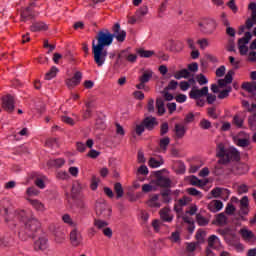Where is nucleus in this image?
I'll return each instance as SVG.
<instances>
[{
	"label": "nucleus",
	"mask_w": 256,
	"mask_h": 256,
	"mask_svg": "<svg viewBox=\"0 0 256 256\" xmlns=\"http://www.w3.org/2000/svg\"><path fill=\"white\" fill-rule=\"evenodd\" d=\"M18 237L21 241H27L31 237H38L34 241L33 247L34 251H47L49 249V239L41 226L38 225H22L18 231Z\"/></svg>",
	"instance_id": "obj_1"
},
{
	"label": "nucleus",
	"mask_w": 256,
	"mask_h": 256,
	"mask_svg": "<svg viewBox=\"0 0 256 256\" xmlns=\"http://www.w3.org/2000/svg\"><path fill=\"white\" fill-rule=\"evenodd\" d=\"M92 53L94 55V61L97 67H103L105 65V61H107V49L100 48L99 46H95V40L92 41Z\"/></svg>",
	"instance_id": "obj_2"
},
{
	"label": "nucleus",
	"mask_w": 256,
	"mask_h": 256,
	"mask_svg": "<svg viewBox=\"0 0 256 256\" xmlns=\"http://www.w3.org/2000/svg\"><path fill=\"white\" fill-rule=\"evenodd\" d=\"M113 43V34L109 32V30L106 31H100L97 36V42H95V47H100L102 49H105V47H109Z\"/></svg>",
	"instance_id": "obj_3"
},
{
	"label": "nucleus",
	"mask_w": 256,
	"mask_h": 256,
	"mask_svg": "<svg viewBox=\"0 0 256 256\" xmlns=\"http://www.w3.org/2000/svg\"><path fill=\"white\" fill-rule=\"evenodd\" d=\"M199 28L202 33L213 35L217 29V22L211 18H206L199 22Z\"/></svg>",
	"instance_id": "obj_4"
},
{
	"label": "nucleus",
	"mask_w": 256,
	"mask_h": 256,
	"mask_svg": "<svg viewBox=\"0 0 256 256\" xmlns=\"http://www.w3.org/2000/svg\"><path fill=\"white\" fill-rule=\"evenodd\" d=\"M251 209L249 208V197L243 196L239 200V217L237 218L238 221H247V215Z\"/></svg>",
	"instance_id": "obj_5"
},
{
	"label": "nucleus",
	"mask_w": 256,
	"mask_h": 256,
	"mask_svg": "<svg viewBox=\"0 0 256 256\" xmlns=\"http://www.w3.org/2000/svg\"><path fill=\"white\" fill-rule=\"evenodd\" d=\"M248 9L252 11L251 18H248L246 21V26H240L238 30V35H241L242 33H245V29H251L253 27V24H256V3L252 2L248 5Z\"/></svg>",
	"instance_id": "obj_6"
},
{
	"label": "nucleus",
	"mask_w": 256,
	"mask_h": 256,
	"mask_svg": "<svg viewBox=\"0 0 256 256\" xmlns=\"http://www.w3.org/2000/svg\"><path fill=\"white\" fill-rule=\"evenodd\" d=\"M233 75H235V72L233 70L228 71L224 79L218 80V85L212 84L211 91L213 93H219V87H227V85L233 83Z\"/></svg>",
	"instance_id": "obj_7"
},
{
	"label": "nucleus",
	"mask_w": 256,
	"mask_h": 256,
	"mask_svg": "<svg viewBox=\"0 0 256 256\" xmlns=\"http://www.w3.org/2000/svg\"><path fill=\"white\" fill-rule=\"evenodd\" d=\"M253 38V34L251 32H245L244 37L238 40V49L240 55L244 56L249 53V41Z\"/></svg>",
	"instance_id": "obj_8"
},
{
	"label": "nucleus",
	"mask_w": 256,
	"mask_h": 256,
	"mask_svg": "<svg viewBox=\"0 0 256 256\" xmlns=\"http://www.w3.org/2000/svg\"><path fill=\"white\" fill-rule=\"evenodd\" d=\"M49 230L53 232L55 243L58 245H63V243L67 241V232H65L61 226L52 225Z\"/></svg>",
	"instance_id": "obj_9"
},
{
	"label": "nucleus",
	"mask_w": 256,
	"mask_h": 256,
	"mask_svg": "<svg viewBox=\"0 0 256 256\" xmlns=\"http://www.w3.org/2000/svg\"><path fill=\"white\" fill-rule=\"evenodd\" d=\"M70 243L72 247H81V245H83V236L76 228L72 229L70 232Z\"/></svg>",
	"instance_id": "obj_10"
},
{
	"label": "nucleus",
	"mask_w": 256,
	"mask_h": 256,
	"mask_svg": "<svg viewBox=\"0 0 256 256\" xmlns=\"http://www.w3.org/2000/svg\"><path fill=\"white\" fill-rule=\"evenodd\" d=\"M241 157V154L239 153V150L236 148H229L226 153V159L224 160H219V163H222L225 165V163H229V161H239Z\"/></svg>",
	"instance_id": "obj_11"
},
{
	"label": "nucleus",
	"mask_w": 256,
	"mask_h": 256,
	"mask_svg": "<svg viewBox=\"0 0 256 256\" xmlns=\"http://www.w3.org/2000/svg\"><path fill=\"white\" fill-rule=\"evenodd\" d=\"M113 39L115 38L116 41H118V43H123V41H125L126 37H127V32H125V30L121 29V24L116 23L113 26Z\"/></svg>",
	"instance_id": "obj_12"
},
{
	"label": "nucleus",
	"mask_w": 256,
	"mask_h": 256,
	"mask_svg": "<svg viewBox=\"0 0 256 256\" xmlns=\"http://www.w3.org/2000/svg\"><path fill=\"white\" fill-rule=\"evenodd\" d=\"M235 143L238 147H249L251 137L245 132H240L237 136L234 137Z\"/></svg>",
	"instance_id": "obj_13"
},
{
	"label": "nucleus",
	"mask_w": 256,
	"mask_h": 256,
	"mask_svg": "<svg viewBox=\"0 0 256 256\" xmlns=\"http://www.w3.org/2000/svg\"><path fill=\"white\" fill-rule=\"evenodd\" d=\"M97 215H111V207L107 205L105 200H98L95 204Z\"/></svg>",
	"instance_id": "obj_14"
},
{
	"label": "nucleus",
	"mask_w": 256,
	"mask_h": 256,
	"mask_svg": "<svg viewBox=\"0 0 256 256\" xmlns=\"http://www.w3.org/2000/svg\"><path fill=\"white\" fill-rule=\"evenodd\" d=\"M209 94V87L204 86L202 89H198L197 87H193L189 92L190 99H201V97H205V95Z\"/></svg>",
	"instance_id": "obj_15"
},
{
	"label": "nucleus",
	"mask_w": 256,
	"mask_h": 256,
	"mask_svg": "<svg viewBox=\"0 0 256 256\" xmlns=\"http://www.w3.org/2000/svg\"><path fill=\"white\" fill-rule=\"evenodd\" d=\"M35 16L36 14L33 12V5H30L22 10L21 21L23 23H27V21H31V19H33Z\"/></svg>",
	"instance_id": "obj_16"
},
{
	"label": "nucleus",
	"mask_w": 256,
	"mask_h": 256,
	"mask_svg": "<svg viewBox=\"0 0 256 256\" xmlns=\"http://www.w3.org/2000/svg\"><path fill=\"white\" fill-rule=\"evenodd\" d=\"M81 79H83V74L76 72L72 78L66 80V85L69 89H73V87H77L81 83Z\"/></svg>",
	"instance_id": "obj_17"
},
{
	"label": "nucleus",
	"mask_w": 256,
	"mask_h": 256,
	"mask_svg": "<svg viewBox=\"0 0 256 256\" xmlns=\"http://www.w3.org/2000/svg\"><path fill=\"white\" fill-rule=\"evenodd\" d=\"M2 107L5 111H13L15 109V99L11 95H7L2 100Z\"/></svg>",
	"instance_id": "obj_18"
},
{
	"label": "nucleus",
	"mask_w": 256,
	"mask_h": 256,
	"mask_svg": "<svg viewBox=\"0 0 256 256\" xmlns=\"http://www.w3.org/2000/svg\"><path fill=\"white\" fill-rule=\"evenodd\" d=\"M242 239H244L246 241V243H251L253 245V243H255L256 241V237L255 234H253V232L251 230H247V229H241L239 231Z\"/></svg>",
	"instance_id": "obj_19"
},
{
	"label": "nucleus",
	"mask_w": 256,
	"mask_h": 256,
	"mask_svg": "<svg viewBox=\"0 0 256 256\" xmlns=\"http://www.w3.org/2000/svg\"><path fill=\"white\" fill-rule=\"evenodd\" d=\"M26 201L30 203V205L33 207V209H35V211H40L41 213H43L44 211H47L45 204H43V202H41L40 200L26 197Z\"/></svg>",
	"instance_id": "obj_20"
},
{
	"label": "nucleus",
	"mask_w": 256,
	"mask_h": 256,
	"mask_svg": "<svg viewBox=\"0 0 256 256\" xmlns=\"http://www.w3.org/2000/svg\"><path fill=\"white\" fill-rule=\"evenodd\" d=\"M143 123H144V127L148 131H153V129H155V127H157V125H159V122H157V118H155L153 116L145 118Z\"/></svg>",
	"instance_id": "obj_21"
},
{
	"label": "nucleus",
	"mask_w": 256,
	"mask_h": 256,
	"mask_svg": "<svg viewBox=\"0 0 256 256\" xmlns=\"http://www.w3.org/2000/svg\"><path fill=\"white\" fill-rule=\"evenodd\" d=\"M187 133V128L183 124H175L174 135L176 139H183Z\"/></svg>",
	"instance_id": "obj_22"
},
{
	"label": "nucleus",
	"mask_w": 256,
	"mask_h": 256,
	"mask_svg": "<svg viewBox=\"0 0 256 256\" xmlns=\"http://www.w3.org/2000/svg\"><path fill=\"white\" fill-rule=\"evenodd\" d=\"M208 209L212 213H219V211H221V209H223V202L221 200H212L208 204Z\"/></svg>",
	"instance_id": "obj_23"
},
{
	"label": "nucleus",
	"mask_w": 256,
	"mask_h": 256,
	"mask_svg": "<svg viewBox=\"0 0 256 256\" xmlns=\"http://www.w3.org/2000/svg\"><path fill=\"white\" fill-rule=\"evenodd\" d=\"M160 217H161V220L165 221L166 223H171V221H173V215L171 214V209L167 207L160 210Z\"/></svg>",
	"instance_id": "obj_24"
},
{
	"label": "nucleus",
	"mask_w": 256,
	"mask_h": 256,
	"mask_svg": "<svg viewBox=\"0 0 256 256\" xmlns=\"http://www.w3.org/2000/svg\"><path fill=\"white\" fill-rule=\"evenodd\" d=\"M49 26L45 22H35L30 26V30L33 33H37L39 31H47Z\"/></svg>",
	"instance_id": "obj_25"
},
{
	"label": "nucleus",
	"mask_w": 256,
	"mask_h": 256,
	"mask_svg": "<svg viewBox=\"0 0 256 256\" xmlns=\"http://www.w3.org/2000/svg\"><path fill=\"white\" fill-rule=\"evenodd\" d=\"M13 246V238L10 236H1L0 237V249H5V247Z\"/></svg>",
	"instance_id": "obj_26"
},
{
	"label": "nucleus",
	"mask_w": 256,
	"mask_h": 256,
	"mask_svg": "<svg viewBox=\"0 0 256 256\" xmlns=\"http://www.w3.org/2000/svg\"><path fill=\"white\" fill-rule=\"evenodd\" d=\"M152 183L158 185V187H171V179L163 176L159 177L156 181Z\"/></svg>",
	"instance_id": "obj_27"
},
{
	"label": "nucleus",
	"mask_w": 256,
	"mask_h": 256,
	"mask_svg": "<svg viewBox=\"0 0 256 256\" xmlns=\"http://www.w3.org/2000/svg\"><path fill=\"white\" fill-rule=\"evenodd\" d=\"M153 78V70H145L142 75L138 78L140 83H149Z\"/></svg>",
	"instance_id": "obj_28"
},
{
	"label": "nucleus",
	"mask_w": 256,
	"mask_h": 256,
	"mask_svg": "<svg viewBox=\"0 0 256 256\" xmlns=\"http://www.w3.org/2000/svg\"><path fill=\"white\" fill-rule=\"evenodd\" d=\"M161 231V225H147L144 228L146 235H152L153 233H159Z\"/></svg>",
	"instance_id": "obj_29"
},
{
	"label": "nucleus",
	"mask_w": 256,
	"mask_h": 256,
	"mask_svg": "<svg viewBox=\"0 0 256 256\" xmlns=\"http://www.w3.org/2000/svg\"><path fill=\"white\" fill-rule=\"evenodd\" d=\"M195 85V79L190 78L188 81H181L179 87L181 91H188V89Z\"/></svg>",
	"instance_id": "obj_30"
},
{
	"label": "nucleus",
	"mask_w": 256,
	"mask_h": 256,
	"mask_svg": "<svg viewBox=\"0 0 256 256\" xmlns=\"http://www.w3.org/2000/svg\"><path fill=\"white\" fill-rule=\"evenodd\" d=\"M74 118H71L69 116H61V121L63 123H66L67 125H75L77 121H79V116L78 115H73Z\"/></svg>",
	"instance_id": "obj_31"
},
{
	"label": "nucleus",
	"mask_w": 256,
	"mask_h": 256,
	"mask_svg": "<svg viewBox=\"0 0 256 256\" xmlns=\"http://www.w3.org/2000/svg\"><path fill=\"white\" fill-rule=\"evenodd\" d=\"M242 89H244L245 91H248V93H256V81L243 83Z\"/></svg>",
	"instance_id": "obj_32"
},
{
	"label": "nucleus",
	"mask_w": 256,
	"mask_h": 256,
	"mask_svg": "<svg viewBox=\"0 0 256 256\" xmlns=\"http://www.w3.org/2000/svg\"><path fill=\"white\" fill-rule=\"evenodd\" d=\"M191 75V73H189V70L187 69H182L178 72H176L174 74V77L177 79V80H180V79H189V76Z\"/></svg>",
	"instance_id": "obj_33"
},
{
	"label": "nucleus",
	"mask_w": 256,
	"mask_h": 256,
	"mask_svg": "<svg viewBox=\"0 0 256 256\" xmlns=\"http://www.w3.org/2000/svg\"><path fill=\"white\" fill-rule=\"evenodd\" d=\"M217 157L220 158V161H225V159H227V150H225L223 144L218 145Z\"/></svg>",
	"instance_id": "obj_34"
},
{
	"label": "nucleus",
	"mask_w": 256,
	"mask_h": 256,
	"mask_svg": "<svg viewBox=\"0 0 256 256\" xmlns=\"http://www.w3.org/2000/svg\"><path fill=\"white\" fill-rule=\"evenodd\" d=\"M163 159L162 158H159V159H156V158H150L149 162H148V165L149 167H151L152 169H157V167H161V165H163Z\"/></svg>",
	"instance_id": "obj_35"
},
{
	"label": "nucleus",
	"mask_w": 256,
	"mask_h": 256,
	"mask_svg": "<svg viewBox=\"0 0 256 256\" xmlns=\"http://www.w3.org/2000/svg\"><path fill=\"white\" fill-rule=\"evenodd\" d=\"M148 207H154L156 209H159L161 207V203L159 202V195H154L148 202Z\"/></svg>",
	"instance_id": "obj_36"
},
{
	"label": "nucleus",
	"mask_w": 256,
	"mask_h": 256,
	"mask_svg": "<svg viewBox=\"0 0 256 256\" xmlns=\"http://www.w3.org/2000/svg\"><path fill=\"white\" fill-rule=\"evenodd\" d=\"M114 191H115L116 197L118 199H121V197H123V195H125V191L123 190V185H121V183H119V182L114 184Z\"/></svg>",
	"instance_id": "obj_37"
},
{
	"label": "nucleus",
	"mask_w": 256,
	"mask_h": 256,
	"mask_svg": "<svg viewBox=\"0 0 256 256\" xmlns=\"http://www.w3.org/2000/svg\"><path fill=\"white\" fill-rule=\"evenodd\" d=\"M57 73H59V69L55 66H53L49 72L46 73L45 79L47 81H51V79H54V77H57Z\"/></svg>",
	"instance_id": "obj_38"
},
{
	"label": "nucleus",
	"mask_w": 256,
	"mask_h": 256,
	"mask_svg": "<svg viewBox=\"0 0 256 256\" xmlns=\"http://www.w3.org/2000/svg\"><path fill=\"white\" fill-rule=\"evenodd\" d=\"M138 55L144 59H149V57H153V55H155V51L140 49L138 50Z\"/></svg>",
	"instance_id": "obj_39"
},
{
	"label": "nucleus",
	"mask_w": 256,
	"mask_h": 256,
	"mask_svg": "<svg viewBox=\"0 0 256 256\" xmlns=\"http://www.w3.org/2000/svg\"><path fill=\"white\" fill-rule=\"evenodd\" d=\"M98 229H101L102 233L105 235V237H108V239H111L113 237V230L109 227H103V225H98Z\"/></svg>",
	"instance_id": "obj_40"
},
{
	"label": "nucleus",
	"mask_w": 256,
	"mask_h": 256,
	"mask_svg": "<svg viewBox=\"0 0 256 256\" xmlns=\"http://www.w3.org/2000/svg\"><path fill=\"white\" fill-rule=\"evenodd\" d=\"M39 190L35 187H29L26 190V195L31 199V197H37L39 195Z\"/></svg>",
	"instance_id": "obj_41"
},
{
	"label": "nucleus",
	"mask_w": 256,
	"mask_h": 256,
	"mask_svg": "<svg viewBox=\"0 0 256 256\" xmlns=\"http://www.w3.org/2000/svg\"><path fill=\"white\" fill-rule=\"evenodd\" d=\"M199 245V242H188L186 243V251L188 253H193Z\"/></svg>",
	"instance_id": "obj_42"
},
{
	"label": "nucleus",
	"mask_w": 256,
	"mask_h": 256,
	"mask_svg": "<svg viewBox=\"0 0 256 256\" xmlns=\"http://www.w3.org/2000/svg\"><path fill=\"white\" fill-rule=\"evenodd\" d=\"M170 143H171V139L169 137H164L160 140V148L163 151H167V147H169Z\"/></svg>",
	"instance_id": "obj_43"
},
{
	"label": "nucleus",
	"mask_w": 256,
	"mask_h": 256,
	"mask_svg": "<svg viewBox=\"0 0 256 256\" xmlns=\"http://www.w3.org/2000/svg\"><path fill=\"white\" fill-rule=\"evenodd\" d=\"M248 123H249V127H250L251 131H256V113L249 116Z\"/></svg>",
	"instance_id": "obj_44"
},
{
	"label": "nucleus",
	"mask_w": 256,
	"mask_h": 256,
	"mask_svg": "<svg viewBox=\"0 0 256 256\" xmlns=\"http://www.w3.org/2000/svg\"><path fill=\"white\" fill-rule=\"evenodd\" d=\"M162 199L164 203H171V190H164L161 192Z\"/></svg>",
	"instance_id": "obj_45"
},
{
	"label": "nucleus",
	"mask_w": 256,
	"mask_h": 256,
	"mask_svg": "<svg viewBox=\"0 0 256 256\" xmlns=\"http://www.w3.org/2000/svg\"><path fill=\"white\" fill-rule=\"evenodd\" d=\"M156 106L158 109V115H165V103H163V100H157Z\"/></svg>",
	"instance_id": "obj_46"
},
{
	"label": "nucleus",
	"mask_w": 256,
	"mask_h": 256,
	"mask_svg": "<svg viewBox=\"0 0 256 256\" xmlns=\"http://www.w3.org/2000/svg\"><path fill=\"white\" fill-rule=\"evenodd\" d=\"M218 233L219 235H222L223 237L230 235L231 237H235V231H232L229 228H225V229H218Z\"/></svg>",
	"instance_id": "obj_47"
},
{
	"label": "nucleus",
	"mask_w": 256,
	"mask_h": 256,
	"mask_svg": "<svg viewBox=\"0 0 256 256\" xmlns=\"http://www.w3.org/2000/svg\"><path fill=\"white\" fill-rule=\"evenodd\" d=\"M187 193L189 195H192L193 197H198V199H201L203 197V194L201 193V191H199L195 188H188Z\"/></svg>",
	"instance_id": "obj_48"
},
{
	"label": "nucleus",
	"mask_w": 256,
	"mask_h": 256,
	"mask_svg": "<svg viewBox=\"0 0 256 256\" xmlns=\"http://www.w3.org/2000/svg\"><path fill=\"white\" fill-rule=\"evenodd\" d=\"M182 220L184 221V223H188V225H194V221H193V216L190 214H187V212H185L182 216H181Z\"/></svg>",
	"instance_id": "obj_49"
},
{
	"label": "nucleus",
	"mask_w": 256,
	"mask_h": 256,
	"mask_svg": "<svg viewBox=\"0 0 256 256\" xmlns=\"http://www.w3.org/2000/svg\"><path fill=\"white\" fill-rule=\"evenodd\" d=\"M137 15L138 17H145V15H147V13H149V7H147V5H143L142 7H140L137 10Z\"/></svg>",
	"instance_id": "obj_50"
},
{
	"label": "nucleus",
	"mask_w": 256,
	"mask_h": 256,
	"mask_svg": "<svg viewBox=\"0 0 256 256\" xmlns=\"http://www.w3.org/2000/svg\"><path fill=\"white\" fill-rule=\"evenodd\" d=\"M205 235H206L205 231L199 229L196 233V239H197L196 242H198L201 245V243L205 241Z\"/></svg>",
	"instance_id": "obj_51"
},
{
	"label": "nucleus",
	"mask_w": 256,
	"mask_h": 256,
	"mask_svg": "<svg viewBox=\"0 0 256 256\" xmlns=\"http://www.w3.org/2000/svg\"><path fill=\"white\" fill-rule=\"evenodd\" d=\"M216 221H217L218 225H226L227 224V216H225V214H223V213H220L217 215Z\"/></svg>",
	"instance_id": "obj_52"
},
{
	"label": "nucleus",
	"mask_w": 256,
	"mask_h": 256,
	"mask_svg": "<svg viewBox=\"0 0 256 256\" xmlns=\"http://www.w3.org/2000/svg\"><path fill=\"white\" fill-rule=\"evenodd\" d=\"M221 240H219V237L215 236V235H211L208 238V246L209 247H214L215 248V243H220Z\"/></svg>",
	"instance_id": "obj_53"
},
{
	"label": "nucleus",
	"mask_w": 256,
	"mask_h": 256,
	"mask_svg": "<svg viewBox=\"0 0 256 256\" xmlns=\"http://www.w3.org/2000/svg\"><path fill=\"white\" fill-rule=\"evenodd\" d=\"M97 187H99V178H97V176H92L90 189H92V191H97Z\"/></svg>",
	"instance_id": "obj_54"
},
{
	"label": "nucleus",
	"mask_w": 256,
	"mask_h": 256,
	"mask_svg": "<svg viewBox=\"0 0 256 256\" xmlns=\"http://www.w3.org/2000/svg\"><path fill=\"white\" fill-rule=\"evenodd\" d=\"M196 221L198 225H208L209 221L207 218L203 217L201 214L196 215Z\"/></svg>",
	"instance_id": "obj_55"
},
{
	"label": "nucleus",
	"mask_w": 256,
	"mask_h": 256,
	"mask_svg": "<svg viewBox=\"0 0 256 256\" xmlns=\"http://www.w3.org/2000/svg\"><path fill=\"white\" fill-rule=\"evenodd\" d=\"M229 93H231V87L220 91L218 94V99H226V97H229Z\"/></svg>",
	"instance_id": "obj_56"
},
{
	"label": "nucleus",
	"mask_w": 256,
	"mask_h": 256,
	"mask_svg": "<svg viewBox=\"0 0 256 256\" xmlns=\"http://www.w3.org/2000/svg\"><path fill=\"white\" fill-rule=\"evenodd\" d=\"M190 183H191V185H194V186H196V187H201V186H203V181L200 180L199 178L195 177V176H192V177L190 178Z\"/></svg>",
	"instance_id": "obj_57"
},
{
	"label": "nucleus",
	"mask_w": 256,
	"mask_h": 256,
	"mask_svg": "<svg viewBox=\"0 0 256 256\" xmlns=\"http://www.w3.org/2000/svg\"><path fill=\"white\" fill-rule=\"evenodd\" d=\"M198 45L200 46V49H207V47H209V39L207 38L199 39Z\"/></svg>",
	"instance_id": "obj_58"
},
{
	"label": "nucleus",
	"mask_w": 256,
	"mask_h": 256,
	"mask_svg": "<svg viewBox=\"0 0 256 256\" xmlns=\"http://www.w3.org/2000/svg\"><path fill=\"white\" fill-rule=\"evenodd\" d=\"M235 211H237V208L235 207V205L227 204V206L225 208V213L227 215H233L235 213Z\"/></svg>",
	"instance_id": "obj_59"
},
{
	"label": "nucleus",
	"mask_w": 256,
	"mask_h": 256,
	"mask_svg": "<svg viewBox=\"0 0 256 256\" xmlns=\"http://www.w3.org/2000/svg\"><path fill=\"white\" fill-rule=\"evenodd\" d=\"M230 64L232 65L233 69H239L241 65V61L236 60L235 57L230 56L229 57Z\"/></svg>",
	"instance_id": "obj_60"
},
{
	"label": "nucleus",
	"mask_w": 256,
	"mask_h": 256,
	"mask_svg": "<svg viewBox=\"0 0 256 256\" xmlns=\"http://www.w3.org/2000/svg\"><path fill=\"white\" fill-rule=\"evenodd\" d=\"M237 191L239 195H243V193H248L249 186H247L246 184H240L237 187Z\"/></svg>",
	"instance_id": "obj_61"
},
{
	"label": "nucleus",
	"mask_w": 256,
	"mask_h": 256,
	"mask_svg": "<svg viewBox=\"0 0 256 256\" xmlns=\"http://www.w3.org/2000/svg\"><path fill=\"white\" fill-rule=\"evenodd\" d=\"M57 179H61L62 181H67L69 179V173L66 171H59L56 175Z\"/></svg>",
	"instance_id": "obj_62"
},
{
	"label": "nucleus",
	"mask_w": 256,
	"mask_h": 256,
	"mask_svg": "<svg viewBox=\"0 0 256 256\" xmlns=\"http://www.w3.org/2000/svg\"><path fill=\"white\" fill-rule=\"evenodd\" d=\"M242 105L243 107H245L247 109V111L251 112V111H256V105L252 104V106L249 105V101L247 100H243L242 101Z\"/></svg>",
	"instance_id": "obj_63"
},
{
	"label": "nucleus",
	"mask_w": 256,
	"mask_h": 256,
	"mask_svg": "<svg viewBox=\"0 0 256 256\" xmlns=\"http://www.w3.org/2000/svg\"><path fill=\"white\" fill-rule=\"evenodd\" d=\"M200 127L201 129H211V122L207 119H203L200 121Z\"/></svg>",
	"instance_id": "obj_64"
}]
</instances>
